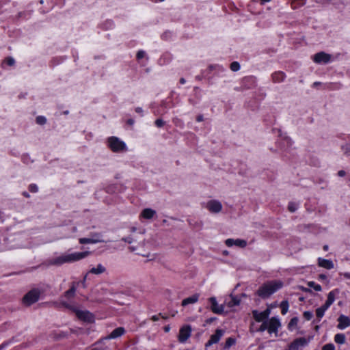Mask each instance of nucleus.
Wrapping results in <instances>:
<instances>
[{
  "mask_svg": "<svg viewBox=\"0 0 350 350\" xmlns=\"http://www.w3.org/2000/svg\"><path fill=\"white\" fill-rule=\"evenodd\" d=\"M312 316H313L312 313L310 311H305L304 312V317L308 321L312 319Z\"/></svg>",
  "mask_w": 350,
  "mask_h": 350,
  "instance_id": "e433bc0d",
  "label": "nucleus"
},
{
  "mask_svg": "<svg viewBox=\"0 0 350 350\" xmlns=\"http://www.w3.org/2000/svg\"><path fill=\"white\" fill-rule=\"evenodd\" d=\"M308 343V341L305 338H297L289 345L288 350H302Z\"/></svg>",
  "mask_w": 350,
  "mask_h": 350,
  "instance_id": "9b49d317",
  "label": "nucleus"
},
{
  "mask_svg": "<svg viewBox=\"0 0 350 350\" xmlns=\"http://www.w3.org/2000/svg\"><path fill=\"white\" fill-rule=\"evenodd\" d=\"M334 341L337 344L343 345L346 341L345 335L342 333L336 334L334 336Z\"/></svg>",
  "mask_w": 350,
  "mask_h": 350,
  "instance_id": "a878e982",
  "label": "nucleus"
},
{
  "mask_svg": "<svg viewBox=\"0 0 350 350\" xmlns=\"http://www.w3.org/2000/svg\"><path fill=\"white\" fill-rule=\"evenodd\" d=\"M297 323H298V319L295 317V318H293L291 321L289 322V324H288V327L289 328L293 327V326H296L297 325Z\"/></svg>",
  "mask_w": 350,
  "mask_h": 350,
  "instance_id": "c9c22d12",
  "label": "nucleus"
},
{
  "mask_svg": "<svg viewBox=\"0 0 350 350\" xmlns=\"http://www.w3.org/2000/svg\"><path fill=\"white\" fill-rule=\"evenodd\" d=\"M185 82H186V81H185V79L184 78H181V79H180V83L181 84H185Z\"/></svg>",
  "mask_w": 350,
  "mask_h": 350,
  "instance_id": "4d7b16f0",
  "label": "nucleus"
},
{
  "mask_svg": "<svg viewBox=\"0 0 350 350\" xmlns=\"http://www.w3.org/2000/svg\"><path fill=\"white\" fill-rule=\"evenodd\" d=\"M225 331L221 329H217L215 334L210 336V339L205 344V347L208 348L213 345L217 344L219 342L221 338L224 335Z\"/></svg>",
  "mask_w": 350,
  "mask_h": 350,
  "instance_id": "0eeeda50",
  "label": "nucleus"
},
{
  "mask_svg": "<svg viewBox=\"0 0 350 350\" xmlns=\"http://www.w3.org/2000/svg\"><path fill=\"white\" fill-rule=\"evenodd\" d=\"M262 312H263L265 317H266V319H267V318L270 315L271 310L269 308H267L265 310L262 311Z\"/></svg>",
  "mask_w": 350,
  "mask_h": 350,
  "instance_id": "c03bdc74",
  "label": "nucleus"
},
{
  "mask_svg": "<svg viewBox=\"0 0 350 350\" xmlns=\"http://www.w3.org/2000/svg\"><path fill=\"white\" fill-rule=\"evenodd\" d=\"M312 59L317 64H327L330 61L331 55L324 52H320L315 54Z\"/></svg>",
  "mask_w": 350,
  "mask_h": 350,
  "instance_id": "ddd939ff",
  "label": "nucleus"
},
{
  "mask_svg": "<svg viewBox=\"0 0 350 350\" xmlns=\"http://www.w3.org/2000/svg\"><path fill=\"white\" fill-rule=\"evenodd\" d=\"M24 195H25V196H27V197H29V194H28V193H24Z\"/></svg>",
  "mask_w": 350,
  "mask_h": 350,
  "instance_id": "338daca9",
  "label": "nucleus"
},
{
  "mask_svg": "<svg viewBox=\"0 0 350 350\" xmlns=\"http://www.w3.org/2000/svg\"><path fill=\"white\" fill-rule=\"evenodd\" d=\"M39 295L38 291L31 290L24 296L23 303L26 306H30L38 300Z\"/></svg>",
  "mask_w": 350,
  "mask_h": 350,
  "instance_id": "39448f33",
  "label": "nucleus"
},
{
  "mask_svg": "<svg viewBox=\"0 0 350 350\" xmlns=\"http://www.w3.org/2000/svg\"><path fill=\"white\" fill-rule=\"evenodd\" d=\"M46 119L44 116H38L36 118V123L38 124H40V125H43L44 124H46Z\"/></svg>",
  "mask_w": 350,
  "mask_h": 350,
  "instance_id": "473e14b6",
  "label": "nucleus"
},
{
  "mask_svg": "<svg viewBox=\"0 0 350 350\" xmlns=\"http://www.w3.org/2000/svg\"><path fill=\"white\" fill-rule=\"evenodd\" d=\"M284 286L281 280H271L263 284L257 291V295L262 298H267L282 288Z\"/></svg>",
  "mask_w": 350,
  "mask_h": 350,
  "instance_id": "f03ea898",
  "label": "nucleus"
},
{
  "mask_svg": "<svg viewBox=\"0 0 350 350\" xmlns=\"http://www.w3.org/2000/svg\"><path fill=\"white\" fill-rule=\"evenodd\" d=\"M122 240L125 242H127L129 243H132L133 240L131 237H126V238H123Z\"/></svg>",
  "mask_w": 350,
  "mask_h": 350,
  "instance_id": "8fccbe9b",
  "label": "nucleus"
},
{
  "mask_svg": "<svg viewBox=\"0 0 350 350\" xmlns=\"http://www.w3.org/2000/svg\"><path fill=\"white\" fill-rule=\"evenodd\" d=\"M76 290L77 288L75 287V284H72L70 288L64 293V295L61 297L60 301L63 306H65V305L63 304V301L66 302L68 304H70L68 303V301H70L72 298L74 297L76 293Z\"/></svg>",
  "mask_w": 350,
  "mask_h": 350,
  "instance_id": "4468645a",
  "label": "nucleus"
},
{
  "mask_svg": "<svg viewBox=\"0 0 350 350\" xmlns=\"http://www.w3.org/2000/svg\"><path fill=\"white\" fill-rule=\"evenodd\" d=\"M278 144L281 149H286L288 147L291 146L293 143L291 139L288 137L284 136L281 137L280 142H278Z\"/></svg>",
  "mask_w": 350,
  "mask_h": 350,
  "instance_id": "412c9836",
  "label": "nucleus"
},
{
  "mask_svg": "<svg viewBox=\"0 0 350 350\" xmlns=\"http://www.w3.org/2000/svg\"><path fill=\"white\" fill-rule=\"evenodd\" d=\"M133 122H134V121H133V120H129L128 121V123H129V124H133Z\"/></svg>",
  "mask_w": 350,
  "mask_h": 350,
  "instance_id": "680f3d73",
  "label": "nucleus"
},
{
  "mask_svg": "<svg viewBox=\"0 0 350 350\" xmlns=\"http://www.w3.org/2000/svg\"><path fill=\"white\" fill-rule=\"evenodd\" d=\"M230 69L234 71H238L240 69V65L237 62H233L230 64Z\"/></svg>",
  "mask_w": 350,
  "mask_h": 350,
  "instance_id": "2f4dec72",
  "label": "nucleus"
},
{
  "mask_svg": "<svg viewBox=\"0 0 350 350\" xmlns=\"http://www.w3.org/2000/svg\"><path fill=\"white\" fill-rule=\"evenodd\" d=\"M325 304H328V305L331 306L333 303H332V302H331L329 300H327H327H326V301H325Z\"/></svg>",
  "mask_w": 350,
  "mask_h": 350,
  "instance_id": "13d9d810",
  "label": "nucleus"
},
{
  "mask_svg": "<svg viewBox=\"0 0 350 350\" xmlns=\"http://www.w3.org/2000/svg\"><path fill=\"white\" fill-rule=\"evenodd\" d=\"M252 314L254 319L257 322H264L267 321L262 312H258L257 310H253Z\"/></svg>",
  "mask_w": 350,
  "mask_h": 350,
  "instance_id": "393cba45",
  "label": "nucleus"
},
{
  "mask_svg": "<svg viewBox=\"0 0 350 350\" xmlns=\"http://www.w3.org/2000/svg\"><path fill=\"white\" fill-rule=\"evenodd\" d=\"M345 174H346V173H345V172L344 170H340V171H338V175L339 176H340V177L344 176L345 175Z\"/></svg>",
  "mask_w": 350,
  "mask_h": 350,
  "instance_id": "603ef678",
  "label": "nucleus"
},
{
  "mask_svg": "<svg viewBox=\"0 0 350 350\" xmlns=\"http://www.w3.org/2000/svg\"><path fill=\"white\" fill-rule=\"evenodd\" d=\"M320 84H321V83H320V82H314V83H313V86L314 87V86L319 85H320Z\"/></svg>",
  "mask_w": 350,
  "mask_h": 350,
  "instance_id": "052dcab7",
  "label": "nucleus"
},
{
  "mask_svg": "<svg viewBox=\"0 0 350 350\" xmlns=\"http://www.w3.org/2000/svg\"><path fill=\"white\" fill-rule=\"evenodd\" d=\"M203 120H204V117L202 115H199L196 118L197 122H202V121H203Z\"/></svg>",
  "mask_w": 350,
  "mask_h": 350,
  "instance_id": "3c124183",
  "label": "nucleus"
},
{
  "mask_svg": "<svg viewBox=\"0 0 350 350\" xmlns=\"http://www.w3.org/2000/svg\"><path fill=\"white\" fill-rule=\"evenodd\" d=\"M126 331L125 329L122 327H119L113 329L110 334L107 336L105 339V340H111V339H116L119 337H121L125 334Z\"/></svg>",
  "mask_w": 350,
  "mask_h": 350,
  "instance_id": "2eb2a0df",
  "label": "nucleus"
},
{
  "mask_svg": "<svg viewBox=\"0 0 350 350\" xmlns=\"http://www.w3.org/2000/svg\"><path fill=\"white\" fill-rule=\"evenodd\" d=\"M157 213L154 210L146 208H144L140 213V217L144 218L146 219H152L155 215Z\"/></svg>",
  "mask_w": 350,
  "mask_h": 350,
  "instance_id": "a211bd4d",
  "label": "nucleus"
},
{
  "mask_svg": "<svg viewBox=\"0 0 350 350\" xmlns=\"http://www.w3.org/2000/svg\"><path fill=\"white\" fill-rule=\"evenodd\" d=\"M298 206L299 204L297 203L292 202L288 204V208L291 212L293 213L297 210Z\"/></svg>",
  "mask_w": 350,
  "mask_h": 350,
  "instance_id": "c756f323",
  "label": "nucleus"
},
{
  "mask_svg": "<svg viewBox=\"0 0 350 350\" xmlns=\"http://www.w3.org/2000/svg\"><path fill=\"white\" fill-rule=\"evenodd\" d=\"M6 63L9 66H13L14 64V63H15V60L12 57H8L6 59Z\"/></svg>",
  "mask_w": 350,
  "mask_h": 350,
  "instance_id": "a19ab883",
  "label": "nucleus"
},
{
  "mask_svg": "<svg viewBox=\"0 0 350 350\" xmlns=\"http://www.w3.org/2000/svg\"><path fill=\"white\" fill-rule=\"evenodd\" d=\"M241 299L237 297L230 295L229 299H226L224 306H227L229 308H232L240 304Z\"/></svg>",
  "mask_w": 350,
  "mask_h": 350,
  "instance_id": "aec40b11",
  "label": "nucleus"
},
{
  "mask_svg": "<svg viewBox=\"0 0 350 350\" xmlns=\"http://www.w3.org/2000/svg\"><path fill=\"white\" fill-rule=\"evenodd\" d=\"M260 1H261V3L263 4L265 3L271 1V0H260Z\"/></svg>",
  "mask_w": 350,
  "mask_h": 350,
  "instance_id": "bf43d9fd",
  "label": "nucleus"
},
{
  "mask_svg": "<svg viewBox=\"0 0 350 350\" xmlns=\"http://www.w3.org/2000/svg\"><path fill=\"white\" fill-rule=\"evenodd\" d=\"M9 344L10 343L8 342H4L2 344H1L0 350H4L9 345Z\"/></svg>",
  "mask_w": 350,
  "mask_h": 350,
  "instance_id": "a18cd8bd",
  "label": "nucleus"
},
{
  "mask_svg": "<svg viewBox=\"0 0 350 350\" xmlns=\"http://www.w3.org/2000/svg\"><path fill=\"white\" fill-rule=\"evenodd\" d=\"M345 153L347 155H350V143L347 144L345 147H344Z\"/></svg>",
  "mask_w": 350,
  "mask_h": 350,
  "instance_id": "79ce46f5",
  "label": "nucleus"
},
{
  "mask_svg": "<svg viewBox=\"0 0 350 350\" xmlns=\"http://www.w3.org/2000/svg\"><path fill=\"white\" fill-rule=\"evenodd\" d=\"M340 275H342L345 278L350 280V273L349 272L342 273H340Z\"/></svg>",
  "mask_w": 350,
  "mask_h": 350,
  "instance_id": "de8ad7c7",
  "label": "nucleus"
},
{
  "mask_svg": "<svg viewBox=\"0 0 350 350\" xmlns=\"http://www.w3.org/2000/svg\"><path fill=\"white\" fill-rule=\"evenodd\" d=\"M204 207L211 213L216 214L222 210L223 206L219 200H211L205 204Z\"/></svg>",
  "mask_w": 350,
  "mask_h": 350,
  "instance_id": "423d86ee",
  "label": "nucleus"
},
{
  "mask_svg": "<svg viewBox=\"0 0 350 350\" xmlns=\"http://www.w3.org/2000/svg\"><path fill=\"white\" fill-rule=\"evenodd\" d=\"M72 230H73V232H76L77 228L76 227H72Z\"/></svg>",
  "mask_w": 350,
  "mask_h": 350,
  "instance_id": "0e129e2a",
  "label": "nucleus"
},
{
  "mask_svg": "<svg viewBox=\"0 0 350 350\" xmlns=\"http://www.w3.org/2000/svg\"><path fill=\"white\" fill-rule=\"evenodd\" d=\"M308 286L313 288L316 291H321L322 289L321 285L313 281L308 282Z\"/></svg>",
  "mask_w": 350,
  "mask_h": 350,
  "instance_id": "c85d7f7f",
  "label": "nucleus"
},
{
  "mask_svg": "<svg viewBox=\"0 0 350 350\" xmlns=\"http://www.w3.org/2000/svg\"><path fill=\"white\" fill-rule=\"evenodd\" d=\"M330 307L329 305L327 304H324L321 308H323L325 311Z\"/></svg>",
  "mask_w": 350,
  "mask_h": 350,
  "instance_id": "864d4df0",
  "label": "nucleus"
},
{
  "mask_svg": "<svg viewBox=\"0 0 350 350\" xmlns=\"http://www.w3.org/2000/svg\"><path fill=\"white\" fill-rule=\"evenodd\" d=\"M325 312V310L321 307H319L316 310V315L319 319H321L324 316Z\"/></svg>",
  "mask_w": 350,
  "mask_h": 350,
  "instance_id": "7c9ffc66",
  "label": "nucleus"
},
{
  "mask_svg": "<svg viewBox=\"0 0 350 350\" xmlns=\"http://www.w3.org/2000/svg\"><path fill=\"white\" fill-rule=\"evenodd\" d=\"M29 190L31 191V192H33V193H36L38 191V187L35 184H31L29 187Z\"/></svg>",
  "mask_w": 350,
  "mask_h": 350,
  "instance_id": "4c0bfd02",
  "label": "nucleus"
},
{
  "mask_svg": "<svg viewBox=\"0 0 350 350\" xmlns=\"http://www.w3.org/2000/svg\"><path fill=\"white\" fill-rule=\"evenodd\" d=\"M285 74L282 72H275L272 74L271 77L274 83H280L285 79Z\"/></svg>",
  "mask_w": 350,
  "mask_h": 350,
  "instance_id": "b1692460",
  "label": "nucleus"
},
{
  "mask_svg": "<svg viewBox=\"0 0 350 350\" xmlns=\"http://www.w3.org/2000/svg\"><path fill=\"white\" fill-rule=\"evenodd\" d=\"M338 324L337 327L339 329H345V328L350 326V318L344 314H341L339 316L338 319Z\"/></svg>",
  "mask_w": 350,
  "mask_h": 350,
  "instance_id": "f3484780",
  "label": "nucleus"
},
{
  "mask_svg": "<svg viewBox=\"0 0 350 350\" xmlns=\"http://www.w3.org/2000/svg\"><path fill=\"white\" fill-rule=\"evenodd\" d=\"M281 312L283 315L286 314L288 310L289 304L288 301H282L280 304Z\"/></svg>",
  "mask_w": 350,
  "mask_h": 350,
  "instance_id": "bb28decb",
  "label": "nucleus"
},
{
  "mask_svg": "<svg viewBox=\"0 0 350 350\" xmlns=\"http://www.w3.org/2000/svg\"><path fill=\"white\" fill-rule=\"evenodd\" d=\"M225 243L228 247H232L233 245H236L237 247L243 248L247 245L246 241H245L243 239H228L226 240Z\"/></svg>",
  "mask_w": 350,
  "mask_h": 350,
  "instance_id": "dca6fc26",
  "label": "nucleus"
},
{
  "mask_svg": "<svg viewBox=\"0 0 350 350\" xmlns=\"http://www.w3.org/2000/svg\"><path fill=\"white\" fill-rule=\"evenodd\" d=\"M156 1H158V2H163L165 0H155Z\"/></svg>",
  "mask_w": 350,
  "mask_h": 350,
  "instance_id": "69168bd1",
  "label": "nucleus"
},
{
  "mask_svg": "<svg viewBox=\"0 0 350 350\" xmlns=\"http://www.w3.org/2000/svg\"><path fill=\"white\" fill-rule=\"evenodd\" d=\"M208 300L211 304V309L213 313L219 314L224 312L225 306L219 304L215 297H210Z\"/></svg>",
  "mask_w": 350,
  "mask_h": 350,
  "instance_id": "f8f14e48",
  "label": "nucleus"
},
{
  "mask_svg": "<svg viewBox=\"0 0 350 350\" xmlns=\"http://www.w3.org/2000/svg\"><path fill=\"white\" fill-rule=\"evenodd\" d=\"M90 254V252H81L74 253H64L49 260L52 265H62L65 263H72L86 258Z\"/></svg>",
  "mask_w": 350,
  "mask_h": 350,
  "instance_id": "f257e3e1",
  "label": "nucleus"
},
{
  "mask_svg": "<svg viewBox=\"0 0 350 350\" xmlns=\"http://www.w3.org/2000/svg\"><path fill=\"white\" fill-rule=\"evenodd\" d=\"M318 265L319 267L327 269H332L334 267V265L331 260L324 259L322 258H318Z\"/></svg>",
  "mask_w": 350,
  "mask_h": 350,
  "instance_id": "6ab92c4d",
  "label": "nucleus"
},
{
  "mask_svg": "<svg viewBox=\"0 0 350 350\" xmlns=\"http://www.w3.org/2000/svg\"><path fill=\"white\" fill-rule=\"evenodd\" d=\"M135 111L138 113H140L142 116H143V109L142 107H136L135 108Z\"/></svg>",
  "mask_w": 350,
  "mask_h": 350,
  "instance_id": "09e8293b",
  "label": "nucleus"
},
{
  "mask_svg": "<svg viewBox=\"0 0 350 350\" xmlns=\"http://www.w3.org/2000/svg\"><path fill=\"white\" fill-rule=\"evenodd\" d=\"M170 326H169V325L165 326V327H164V331H165V332H168L170 331Z\"/></svg>",
  "mask_w": 350,
  "mask_h": 350,
  "instance_id": "6e6d98bb",
  "label": "nucleus"
},
{
  "mask_svg": "<svg viewBox=\"0 0 350 350\" xmlns=\"http://www.w3.org/2000/svg\"><path fill=\"white\" fill-rule=\"evenodd\" d=\"M191 327L190 325L183 326L179 331L178 340L181 343L185 342L191 336Z\"/></svg>",
  "mask_w": 350,
  "mask_h": 350,
  "instance_id": "1a4fd4ad",
  "label": "nucleus"
},
{
  "mask_svg": "<svg viewBox=\"0 0 350 350\" xmlns=\"http://www.w3.org/2000/svg\"><path fill=\"white\" fill-rule=\"evenodd\" d=\"M63 304L65 305V307L72 310L77 318L81 321H83L86 323H92L95 321L94 316L92 313L89 312L88 310H79L76 307L72 306L70 304H68L66 302L63 301Z\"/></svg>",
  "mask_w": 350,
  "mask_h": 350,
  "instance_id": "7ed1b4c3",
  "label": "nucleus"
},
{
  "mask_svg": "<svg viewBox=\"0 0 350 350\" xmlns=\"http://www.w3.org/2000/svg\"><path fill=\"white\" fill-rule=\"evenodd\" d=\"M322 350H335V347L333 344H327L323 347Z\"/></svg>",
  "mask_w": 350,
  "mask_h": 350,
  "instance_id": "58836bf2",
  "label": "nucleus"
},
{
  "mask_svg": "<svg viewBox=\"0 0 350 350\" xmlns=\"http://www.w3.org/2000/svg\"><path fill=\"white\" fill-rule=\"evenodd\" d=\"M266 329L268 330V323H267V321H265L264 322H262V323L261 324V325L260 326V327L258 329V332H264L265 331Z\"/></svg>",
  "mask_w": 350,
  "mask_h": 350,
  "instance_id": "f704fd0d",
  "label": "nucleus"
},
{
  "mask_svg": "<svg viewBox=\"0 0 350 350\" xmlns=\"http://www.w3.org/2000/svg\"><path fill=\"white\" fill-rule=\"evenodd\" d=\"M144 55H145V52L143 51H138L137 53V57L138 59L143 58L144 57Z\"/></svg>",
  "mask_w": 350,
  "mask_h": 350,
  "instance_id": "37998d69",
  "label": "nucleus"
},
{
  "mask_svg": "<svg viewBox=\"0 0 350 350\" xmlns=\"http://www.w3.org/2000/svg\"><path fill=\"white\" fill-rule=\"evenodd\" d=\"M236 342V340L234 338L230 337L228 338L226 340L224 348L225 349H229L232 345H234Z\"/></svg>",
  "mask_w": 350,
  "mask_h": 350,
  "instance_id": "cd10ccee",
  "label": "nucleus"
},
{
  "mask_svg": "<svg viewBox=\"0 0 350 350\" xmlns=\"http://www.w3.org/2000/svg\"><path fill=\"white\" fill-rule=\"evenodd\" d=\"M323 250H324L325 251L328 250V245H324V246H323Z\"/></svg>",
  "mask_w": 350,
  "mask_h": 350,
  "instance_id": "e2e57ef3",
  "label": "nucleus"
},
{
  "mask_svg": "<svg viewBox=\"0 0 350 350\" xmlns=\"http://www.w3.org/2000/svg\"><path fill=\"white\" fill-rule=\"evenodd\" d=\"M108 146L113 152H118L127 150L126 144L117 137H110L107 139Z\"/></svg>",
  "mask_w": 350,
  "mask_h": 350,
  "instance_id": "20e7f679",
  "label": "nucleus"
},
{
  "mask_svg": "<svg viewBox=\"0 0 350 350\" xmlns=\"http://www.w3.org/2000/svg\"><path fill=\"white\" fill-rule=\"evenodd\" d=\"M319 278L321 279V280H325L327 278L326 275H324V274H321L319 275Z\"/></svg>",
  "mask_w": 350,
  "mask_h": 350,
  "instance_id": "5fc2aeb1",
  "label": "nucleus"
},
{
  "mask_svg": "<svg viewBox=\"0 0 350 350\" xmlns=\"http://www.w3.org/2000/svg\"><path fill=\"white\" fill-rule=\"evenodd\" d=\"M199 299V295L198 294H194L187 298L184 299L182 301V306H186L189 304H193L196 303Z\"/></svg>",
  "mask_w": 350,
  "mask_h": 350,
  "instance_id": "4be33fe9",
  "label": "nucleus"
},
{
  "mask_svg": "<svg viewBox=\"0 0 350 350\" xmlns=\"http://www.w3.org/2000/svg\"><path fill=\"white\" fill-rule=\"evenodd\" d=\"M105 271V267L101 264H98L96 267H92L86 275L89 273L99 275L104 273ZM86 277L87 275L85 276V279L86 278Z\"/></svg>",
  "mask_w": 350,
  "mask_h": 350,
  "instance_id": "5701e85b",
  "label": "nucleus"
},
{
  "mask_svg": "<svg viewBox=\"0 0 350 350\" xmlns=\"http://www.w3.org/2000/svg\"><path fill=\"white\" fill-rule=\"evenodd\" d=\"M160 317H161V314H158V315H153L152 317H151V319L153 321H157L159 320L160 319Z\"/></svg>",
  "mask_w": 350,
  "mask_h": 350,
  "instance_id": "49530a36",
  "label": "nucleus"
},
{
  "mask_svg": "<svg viewBox=\"0 0 350 350\" xmlns=\"http://www.w3.org/2000/svg\"><path fill=\"white\" fill-rule=\"evenodd\" d=\"M79 241L81 244H95L104 242L102 235L99 233L92 234L90 238H81Z\"/></svg>",
  "mask_w": 350,
  "mask_h": 350,
  "instance_id": "9d476101",
  "label": "nucleus"
},
{
  "mask_svg": "<svg viewBox=\"0 0 350 350\" xmlns=\"http://www.w3.org/2000/svg\"><path fill=\"white\" fill-rule=\"evenodd\" d=\"M336 291H332L328 293L327 300H329L331 302L334 303L335 300Z\"/></svg>",
  "mask_w": 350,
  "mask_h": 350,
  "instance_id": "72a5a7b5",
  "label": "nucleus"
},
{
  "mask_svg": "<svg viewBox=\"0 0 350 350\" xmlns=\"http://www.w3.org/2000/svg\"><path fill=\"white\" fill-rule=\"evenodd\" d=\"M268 332L269 334H275L277 335L278 329L281 326L280 319L278 317H272L267 320Z\"/></svg>",
  "mask_w": 350,
  "mask_h": 350,
  "instance_id": "6e6552de",
  "label": "nucleus"
},
{
  "mask_svg": "<svg viewBox=\"0 0 350 350\" xmlns=\"http://www.w3.org/2000/svg\"><path fill=\"white\" fill-rule=\"evenodd\" d=\"M155 125L157 127H161V126H163L164 125V122L161 119H157L155 121Z\"/></svg>",
  "mask_w": 350,
  "mask_h": 350,
  "instance_id": "ea45409f",
  "label": "nucleus"
}]
</instances>
